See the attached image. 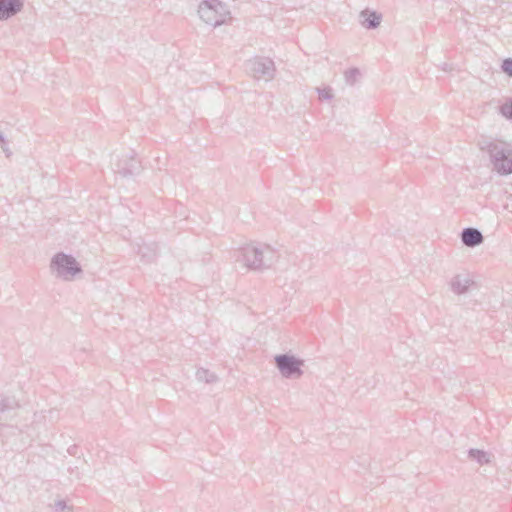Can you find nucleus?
<instances>
[{"instance_id":"1","label":"nucleus","mask_w":512,"mask_h":512,"mask_svg":"<svg viewBox=\"0 0 512 512\" xmlns=\"http://www.w3.org/2000/svg\"><path fill=\"white\" fill-rule=\"evenodd\" d=\"M277 364L283 375L290 376L299 371L300 362L287 356H279L276 359Z\"/></svg>"},{"instance_id":"2","label":"nucleus","mask_w":512,"mask_h":512,"mask_svg":"<svg viewBox=\"0 0 512 512\" xmlns=\"http://www.w3.org/2000/svg\"><path fill=\"white\" fill-rule=\"evenodd\" d=\"M21 6V0H0V20L14 14Z\"/></svg>"},{"instance_id":"3","label":"nucleus","mask_w":512,"mask_h":512,"mask_svg":"<svg viewBox=\"0 0 512 512\" xmlns=\"http://www.w3.org/2000/svg\"><path fill=\"white\" fill-rule=\"evenodd\" d=\"M462 240L467 246H474L482 242V235L476 229H466L462 233Z\"/></svg>"},{"instance_id":"4","label":"nucleus","mask_w":512,"mask_h":512,"mask_svg":"<svg viewBox=\"0 0 512 512\" xmlns=\"http://www.w3.org/2000/svg\"><path fill=\"white\" fill-rule=\"evenodd\" d=\"M496 168L498 172L502 174H508L512 172V155L503 156L501 159H497Z\"/></svg>"},{"instance_id":"5","label":"nucleus","mask_w":512,"mask_h":512,"mask_svg":"<svg viewBox=\"0 0 512 512\" xmlns=\"http://www.w3.org/2000/svg\"><path fill=\"white\" fill-rule=\"evenodd\" d=\"M53 263L58 268H64V269H67L68 271H72L73 265H74V260L71 259L70 257H68L67 255L59 254L55 257Z\"/></svg>"},{"instance_id":"6","label":"nucleus","mask_w":512,"mask_h":512,"mask_svg":"<svg viewBox=\"0 0 512 512\" xmlns=\"http://www.w3.org/2000/svg\"><path fill=\"white\" fill-rule=\"evenodd\" d=\"M502 113L509 118H512V102L502 107Z\"/></svg>"},{"instance_id":"7","label":"nucleus","mask_w":512,"mask_h":512,"mask_svg":"<svg viewBox=\"0 0 512 512\" xmlns=\"http://www.w3.org/2000/svg\"><path fill=\"white\" fill-rule=\"evenodd\" d=\"M368 21H369V26L374 27L380 23V18L375 14H371V15H369Z\"/></svg>"},{"instance_id":"8","label":"nucleus","mask_w":512,"mask_h":512,"mask_svg":"<svg viewBox=\"0 0 512 512\" xmlns=\"http://www.w3.org/2000/svg\"><path fill=\"white\" fill-rule=\"evenodd\" d=\"M503 69L508 75L512 76V60H505L503 63Z\"/></svg>"}]
</instances>
